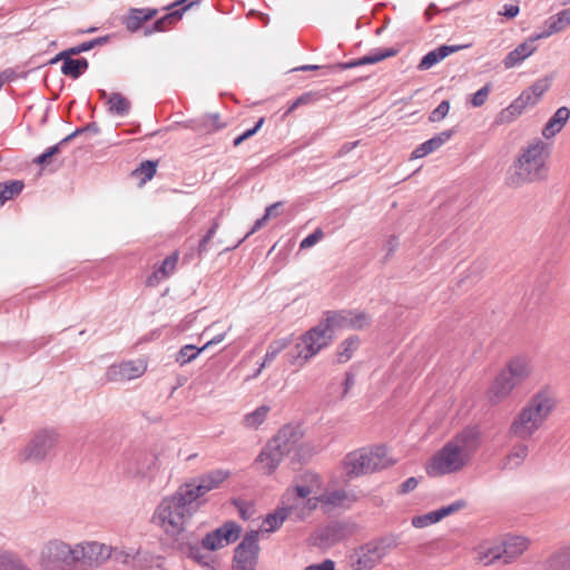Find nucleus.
<instances>
[{
  "label": "nucleus",
  "instance_id": "obj_45",
  "mask_svg": "<svg viewBox=\"0 0 570 570\" xmlns=\"http://www.w3.org/2000/svg\"><path fill=\"white\" fill-rule=\"evenodd\" d=\"M217 531H219V535L222 537L226 546H228L229 543L235 542L239 538L242 529L234 521H228L224 523L220 528H218Z\"/></svg>",
  "mask_w": 570,
  "mask_h": 570
},
{
  "label": "nucleus",
  "instance_id": "obj_13",
  "mask_svg": "<svg viewBox=\"0 0 570 570\" xmlns=\"http://www.w3.org/2000/svg\"><path fill=\"white\" fill-rule=\"evenodd\" d=\"M147 370L142 360L126 361L107 368L106 379L109 382H124L140 377Z\"/></svg>",
  "mask_w": 570,
  "mask_h": 570
},
{
  "label": "nucleus",
  "instance_id": "obj_57",
  "mask_svg": "<svg viewBox=\"0 0 570 570\" xmlns=\"http://www.w3.org/2000/svg\"><path fill=\"white\" fill-rule=\"evenodd\" d=\"M263 124L264 118H261L253 128L247 129L245 132L235 138L234 146H239L243 141L255 135Z\"/></svg>",
  "mask_w": 570,
  "mask_h": 570
},
{
  "label": "nucleus",
  "instance_id": "obj_50",
  "mask_svg": "<svg viewBox=\"0 0 570 570\" xmlns=\"http://www.w3.org/2000/svg\"><path fill=\"white\" fill-rule=\"evenodd\" d=\"M204 348L200 347V348H197L196 346L194 345H185L184 347H181V350L179 351V355L177 357V362L180 364V365H185L189 362H191L193 360H195L198 354L200 352H203Z\"/></svg>",
  "mask_w": 570,
  "mask_h": 570
},
{
  "label": "nucleus",
  "instance_id": "obj_14",
  "mask_svg": "<svg viewBox=\"0 0 570 570\" xmlns=\"http://www.w3.org/2000/svg\"><path fill=\"white\" fill-rule=\"evenodd\" d=\"M501 371L517 387H519L531 377L533 366L529 357L524 355H515L503 365Z\"/></svg>",
  "mask_w": 570,
  "mask_h": 570
},
{
  "label": "nucleus",
  "instance_id": "obj_42",
  "mask_svg": "<svg viewBox=\"0 0 570 570\" xmlns=\"http://www.w3.org/2000/svg\"><path fill=\"white\" fill-rule=\"evenodd\" d=\"M195 2H189L180 10H175L165 17L158 19L154 26V31H165L168 26L176 23L181 19L183 13L188 10Z\"/></svg>",
  "mask_w": 570,
  "mask_h": 570
},
{
  "label": "nucleus",
  "instance_id": "obj_49",
  "mask_svg": "<svg viewBox=\"0 0 570 570\" xmlns=\"http://www.w3.org/2000/svg\"><path fill=\"white\" fill-rule=\"evenodd\" d=\"M0 570H30L20 560L8 553H0Z\"/></svg>",
  "mask_w": 570,
  "mask_h": 570
},
{
  "label": "nucleus",
  "instance_id": "obj_55",
  "mask_svg": "<svg viewBox=\"0 0 570 570\" xmlns=\"http://www.w3.org/2000/svg\"><path fill=\"white\" fill-rule=\"evenodd\" d=\"M491 91V86L487 83L484 87L479 89L471 98V105L473 107H481L488 100L489 94Z\"/></svg>",
  "mask_w": 570,
  "mask_h": 570
},
{
  "label": "nucleus",
  "instance_id": "obj_7",
  "mask_svg": "<svg viewBox=\"0 0 570 570\" xmlns=\"http://www.w3.org/2000/svg\"><path fill=\"white\" fill-rule=\"evenodd\" d=\"M114 548L98 541H86L76 544L77 566L97 568L112 557Z\"/></svg>",
  "mask_w": 570,
  "mask_h": 570
},
{
  "label": "nucleus",
  "instance_id": "obj_24",
  "mask_svg": "<svg viewBox=\"0 0 570 570\" xmlns=\"http://www.w3.org/2000/svg\"><path fill=\"white\" fill-rule=\"evenodd\" d=\"M204 489L205 488L200 484L198 479H196L179 487V489L174 494L180 499L184 504H187V507H195L197 510L198 504L196 501L206 494Z\"/></svg>",
  "mask_w": 570,
  "mask_h": 570
},
{
  "label": "nucleus",
  "instance_id": "obj_48",
  "mask_svg": "<svg viewBox=\"0 0 570 570\" xmlns=\"http://www.w3.org/2000/svg\"><path fill=\"white\" fill-rule=\"evenodd\" d=\"M393 55H394V52L390 51V50L379 51V52H375V53H371V55L364 56V57L357 59L356 61L351 62L350 67L376 63V62H380L383 59H385L387 57H391Z\"/></svg>",
  "mask_w": 570,
  "mask_h": 570
},
{
  "label": "nucleus",
  "instance_id": "obj_10",
  "mask_svg": "<svg viewBox=\"0 0 570 570\" xmlns=\"http://www.w3.org/2000/svg\"><path fill=\"white\" fill-rule=\"evenodd\" d=\"M259 531L248 532L235 549L233 570H256Z\"/></svg>",
  "mask_w": 570,
  "mask_h": 570
},
{
  "label": "nucleus",
  "instance_id": "obj_34",
  "mask_svg": "<svg viewBox=\"0 0 570 570\" xmlns=\"http://www.w3.org/2000/svg\"><path fill=\"white\" fill-rule=\"evenodd\" d=\"M527 110L524 105L517 98L507 108L502 109L495 117L497 125L511 124Z\"/></svg>",
  "mask_w": 570,
  "mask_h": 570
},
{
  "label": "nucleus",
  "instance_id": "obj_31",
  "mask_svg": "<svg viewBox=\"0 0 570 570\" xmlns=\"http://www.w3.org/2000/svg\"><path fill=\"white\" fill-rule=\"evenodd\" d=\"M318 499V507L324 510L343 507L348 502V495L344 490L321 491Z\"/></svg>",
  "mask_w": 570,
  "mask_h": 570
},
{
  "label": "nucleus",
  "instance_id": "obj_62",
  "mask_svg": "<svg viewBox=\"0 0 570 570\" xmlns=\"http://www.w3.org/2000/svg\"><path fill=\"white\" fill-rule=\"evenodd\" d=\"M500 14H503L504 17L512 19L519 13V7L515 4H509L504 7V11H500Z\"/></svg>",
  "mask_w": 570,
  "mask_h": 570
},
{
  "label": "nucleus",
  "instance_id": "obj_58",
  "mask_svg": "<svg viewBox=\"0 0 570 570\" xmlns=\"http://www.w3.org/2000/svg\"><path fill=\"white\" fill-rule=\"evenodd\" d=\"M323 237V232L321 229H316L314 233L305 237L301 243V248H309L315 245Z\"/></svg>",
  "mask_w": 570,
  "mask_h": 570
},
{
  "label": "nucleus",
  "instance_id": "obj_22",
  "mask_svg": "<svg viewBox=\"0 0 570 570\" xmlns=\"http://www.w3.org/2000/svg\"><path fill=\"white\" fill-rule=\"evenodd\" d=\"M501 542L503 563H511L521 557L529 547L524 537H507Z\"/></svg>",
  "mask_w": 570,
  "mask_h": 570
},
{
  "label": "nucleus",
  "instance_id": "obj_37",
  "mask_svg": "<svg viewBox=\"0 0 570 570\" xmlns=\"http://www.w3.org/2000/svg\"><path fill=\"white\" fill-rule=\"evenodd\" d=\"M164 560L161 556H154L149 552L136 551L135 562L132 569L135 570H149L153 568H161L160 562Z\"/></svg>",
  "mask_w": 570,
  "mask_h": 570
},
{
  "label": "nucleus",
  "instance_id": "obj_53",
  "mask_svg": "<svg viewBox=\"0 0 570 570\" xmlns=\"http://www.w3.org/2000/svg\"><path fill=\"white\" fill-rule=\"evenodd\" d=\"M73 136H75V134L66 137L60 144L49 147L46 151H43L41 155H39L33 161L38 165L48 164L50 158L60 151V145L70 140Z\"/></svg>",
  "mask_w": 570,
  "mask_h": 570
},
{
  "label": "nucleus",
  "instance_id": "obj_25",
  "mask_svg": "<svg viewBox=\"0 0 570 570\" xmlns=\"http://www.w3.org/2000/svg\"><path fill=\"white\" fill-rule=\"evenodd\" d=\"M453 135L452 130H445L436 136L432 137L431 139L426 140L425 142L417 146L411 154L410 159H419L428 156L429 154L438 150L441 146H443L445 142H448Z\"/></svg>",
  "mask_w": 570,
  "mask_h": 570
},
{
  "label": "nucleus",
  "instance_id": "obj_18",
  "mask_svg": "<svg viewBox=\"0 0 570 570\" xmlns=\"http://www.w3.org/2000/svg\"><path fill=\"white\" fill-rule=\"evenodd\" d=\"M318 508V499L301 498L297 493L292 491L287 502V520L301 521L312 514Z\"/></svg>",
  "mask_w": 570,
  "mask_h": 570
},
{
  "label": "nucleus",
  "instance_id": "obj_43",
  "mask_svg": "<svg viewBox=\"0 0 570 570\" xmlns=\"http://www.w3.org/2000/svg\"><path fill=\"white\" fill-rule=\"evenodd\" d=\"M282 203H275L266 208L265 215L257 219L253 226V228L246 234L245 237H248L249 235L254 234L258 229H261L263 226H265L272 218H275L281 215L282 212Z\"/></svg>",
  "mask_w": 570,
  "mask_h": 570
},
{
  "label": "nucleus",
  "instance_id": "obj_32",
  "mask_svg": "<svg viewBox=\"0 0 570 570\" xmlns=\"http://www.w3.org/2000/svg\"><path fill=\"white\" fill-rule=\"evenodd\" d=\"M230 476V472L224 469L212 470L198 478L200 484L205 488V493L219 489Z\"/></svg>",
  "mask_w": 570,
  "mask_h": 570
},
{
  "label": "nucleus",
  "instance_id": "obj_20",
  "mask_svg": "<svg viewBox=\"0 0 570 570\" xmlns=\"http://www.w3.org/2000/svg\"><path fill=\"white\" fill-rule=\"evenodd\" d=\"M465 505H466V502L464 500H458L446 507H442L438 510L431 511L423 515L414 517L412 519V525L415 528L429 527L431 524L438 523L445 517H449L453 513L459 512L460 510L464 509Z\"/></svg>",
  "mask_w": 570,
  "mask_h": 570
},
{
  "label": "nucleus",
  "instance_id": "obj_3",
  "mask_svg": "<svg viewBox=\"0 0 570 570\" xmlns=\"http://www.w3.org/2000/svg\"><path fill=\"white\" fill-rule=\"evenodd\" d=\"M549 149L540 140L521 149L517 159L510 166L505 183L508 186L518 188L523 185L544 180L549 174Z\"/></svg>",
  "mask_w": 570,
  "mask_h": 570
},
{
  "label": "nucleus",
  "instance_id": "obj_36",
  "mask_svg": "<svg viewBox=\"0 0 570 570\" xmlns=\"http://www.w3.org/2000/svg\"><path fill=\"white\" fill-rule=\"evenodd\" d=\"M156 13L154 9H131L125 19V24L129 31H136L142 22L151 19Z\"/></svg>",
  "mask_w": 570,
  "mask_h": 570
},
{
  "label": "nucleus",
  "instance_id": "obj_51",
  "mask_svg": "<svg viewBox=\"0 0 570 570\" xmlns=\"http://www.w3.org/2000/svg\"><path fill=\"white\" fill-rule=\"evenodd\" d=\"M202 544L204 548L212 550V551L218 550L226 546V543L219 535V531H217V529L215 531L206 534V537L202 541Z\"/></svg>",
  "mask_w": 570,
  "mask_h": 570
},
{
  "label": "nucleus",
  "instance_id": "obj_16",
  "mask_svg": "<svg viewBox=\"0 0 570 570\" xmlns=\"http://www.w3.org/2000/svg\"><path fill=\"white\" fill-rule=\"evenodd\" d=\"M323 479L320 474L305 471L297 475L293 481V490L301 498H318L321 491L323 490Z\"/></svg>",
  "mask_w": 570,
  "mask_h": 570
},
{
  "label": "nucleus",
  "instance_id": "obj_63",
  "mask_svg": "<svg viewBox=\"0 0 570 570\" xmlns=\"http://www.w3.org/2000/svg\"><path fill=\"white\" fill-rule=\"evenodd\" d=\"M417 487V480L415 478H409L402 485L401 491L403 493L410 492Z\"/></svg>",
  "mask_w": 570,
  "mask_h": 570
},
{
  "label": "nucleus",
  "instance_id": "obj_35",
  "mask_svg": "<svg viewBox=\"0 0 570 570\" xmlns=\"http://www.w3.org/2000/svg\"><path fill=\"white\" fill-rule=\"evenodd\" d=\"M529 454V448L524 443L515 444L511 448L509 453L505 455L503 460L504 469H515L520 466Z\"/></svg>",
  "mask_w": 570,
  "mask_h": 570
},
{
  "label": "nucleus",
  "instance_id": "obj_44",
  "mask_svg": "<svg viewBox=\"0 0 570 570\" xmlns=\"http://www.w3.org/2000/svg\"><path fill=\"white\" fill-rule=\"evenodd\" d=\"M269 407L262 405L244 417V424L249 429H257L267 417Z\"/></svg>",
  "mask_w": 570,
  "mask_h": 570
},
{
  "label": "nucleus",
  "instance_id": "obj_61",
  "mask_svg": "<svg viewBox=\"0 0 570 570\" xmlns=\"http://www.w3.org/2000/svg\"><path fill=\"white\" fill-rule=\"evenodd\" d=\"M102 41H104L102 39H98V40H95V41L85 42L81 46L71 49V52L72 53H80L82 51L90 50L96 43H101Z\"/></svg>",
  "mask_w": 570,
  "mask_h": 570
},
{
  "label": "nucleus",
  "instance_id": "obj_30",
  "mask_svg": "<svg viewBox=\"0 0 570 570\" xmlns=\"http://www.w3.org/2000/svg\"><path fill=\"white\" fill-rule=\"evenodd\" d=\"M549 86L547 79H540L528 89L523 90L518 99L524 105V108L528 109L539 102L543 94L549 89Z\"/></svg>",
  "mask_w": 570,
  "mask_h": 570
},
{
  "label": "nucleus",
  "instance_id": "obj_21",
  "mask_svg": "<svg viewBox=\"0 0 570 570\" xmlns=\"http://www.w3.org/2000/svg\"><path fill=\"white\" fill-rule=\"evenodd\" d=\"M474 552L475 559L484 566L503 561L500 540H484L474 548Z\"/></svg>",
  "mask_w": 570,
  "mask_h": 570
},
{
  "label": "nucleus",
  "instance_id": "obj_15",
  "mask_svg": "<svg viewBox=\"0 0 570 570\" xmlns=\"http://www.w3.org/2000/svg\"><path fill=\"white\" fill-rule=\"evenodd\" d=\"M284 445L285 441L279 434L266 444L257 459L258 464L265 473H272L283 461Z\"/></svg>",
  "mask_w": 570,
  "mask_h": 570
},
{
  "label": "nucleus",
  "instance_id": "obj_6",
  "mask_svg": "<svg viewBox=\"0 0 570 570\" xmlns=\"http://www.w3.org/2000/svg\"><path fill=\"white\" fill-rule=\"evenodd\" d=\"M333 334L322 318L317 325L303 334L291 352V363L302 366L333 341Z\"/></svg>",
  "mask_w": 570,
  "mask_h": 570
},
{
  "label": "nucleus",
  "instance_id": "obj_52",
  "mask_svg": "<svg viewBox=\"0 0 570 570\" xmlns=\"http://www.w3.org/2000/svg\"><path fill=\"white\" fill-rule=\"evenodd\" d=\"M136 552L127 549L114 548L112 557L115 561L128 566L132 569L135 562Z\"/></svg>",
  "mask_w": 570,
  "mask_h": 570
},
{
  "label": "nucleus",
  "instance_id": "obj_12",
  "mask_svg": "<svg viewBox=\"0 0 570 570\" xmlns=\"http://www.w3.org/2000/svg\"><path fill=\"white\" fill-rule=\"evenodd\" d=\"M302 424H296L287 431V456L297 463L305 462L312 458L314 448L304 439Z\"/></svg>",
  "mask_w": 570,
  "mask_h": 570
},
{
  "label": "nucleus",
  "instance_id": "obj_54",
  "mask_svg": "<svg viewBox=\"0 0 570 570\" xmlns=\"http://www.w3.org/2000/svg\"><path fill=\"white\" fill-rule=\"evenodd\" d=\"M233 504L237 508L238 513L243 520L250 519L255 513L253 502L235 499L233 500Z\"/></svg>",
  "mask_w": 570,
  "mask_h": 570
},
{
  "label": "nucleus",
  "instance_id": "obj_28",
  "mask_svg": "<svg viewBox=\"0 0 570 570\" xmlns=\"http://www.w3.org/2000/svg\"><path fill=\"white\" fill-rule=\"evenodd\" d=\"M547 30L535 35V39L548 38L553 33L560 32L570 26V8L560 11L556 16L550 17L544 22Z\"/></svg>",
  "mask_w": 570,
  "mask_h": 570
},
{
  "label": "nucleus",
  "instance_id": "obj_41",
  "mask_svg": "<svg viewBox=\"0 0 570 570\" xmlns=\"http://www.w3.org/2000/svg\"><path fill=\"white\" fill-rule=\"evenodd\" d=\"M285 521V509L278 508L275 512L269 513L263 520L261 531L262 532H273L278 529L283 522Z\"/></svg>",
  "mask_w": 570,
  "mask_h": 570
},
{
  "label": "nucleus",
  "instance_id": "obj_46",
  "mask_svg": "<svg viewBox=\"0 0 570 570\" xmlns=\"http://www.w3.org/2000/svg\"><path fill=\"white\" fill-rule=\"evenodd\" d=\"M550 567L553 570H570V547L554 553L550 559Z\"/></svg>",
  "mask_w": 570,
  "mask_h": 570
},
{
  "label": "nucleus",
  "instance_id": "obj_26",
  "mask_svg": "<svg viewBox=\"0 0 570 570\" xmlns=\"http://www.w3.org/2000/svg\"><path fill=\"white\" fill-rule=\"evenodd\" d=\"M178 259V252H174L168 257H166L161 265L158 268H156L150 276H148L146 284L153 287L158 285L161 281L168 278L170 275H173L176 269Z\"/></svg>",
  "mask_w": 570,
  "mask_h": 570
},
{
  "label": "nucleus",
  "instance_id": "obj_5",
  "mask_svg": "<svg viewBox=\"0 0 570 570\" xmlns=\"http://www.w3.org/2000/svg\"><path fill=\"white\" fill-rule=\"evenodd\" d=\"M395 463L383 445L362 448L348 453L343 462V471L348 476H358L387 469Z\"/></svg>",
  "mask_w": 570,
  "mask_h": 570
},
{
  "label": "nucleus",
  "instance_id": "obj_59",
  "mask_svg": "<svg viewBox=\"0 0 570 570\" xmlns=\"http://www.w3.org/2000/svg\"><path fill=\"white\" fill-rule=\"evenodd\" d=\"M317 100V95L313 92H306L302 95L288 109L287 112L297 108L301 105L312 104Z\"/></svg>",
  "mask_w": 570,
  "mask_h": 570
},
{
  "label": "nucleus",
  "instance_id": "obj_64",
  "mask_svg": "<svg viewBox=\"0 0 570 570\" xmlns=\"http://www.w3.org/2000/svg\"><path fill=\"white\" fill-rule=\"evenodd\" d=\"M225 338V334H219L217 336H215L214 338H212L210 341H208L204 346L203 348L206 350L208 346L213 345V344H218L220 343Z\"/></svg>",
  "mask_w": 570,
  "mask_h": 570
},
{
  "label": "nucleus",
  "instance_id": "obj_40",
  "mask_svg": "<svg viewBox=\"0 0 570 570\" xmlns=\"http://www.w3.org/2000/svg\"><path fill=\"white\" fill-rule=\"evenodd\" d=\"M88 68V62L86 59H65L61 71L63 75L69 76L73 79L78 78L86 69Z\"/></svg>",
  "mask_w": 570,
  "mask_h": 570
},
{
  "label": "nucleus",
  "instance_id": "obj_39",
  "mask_svg": "<svg viewBox=\"0 0 570 570\" xmlns=\"http://www.w3.org/2000/svg\"><path fill=\"white\" fill-rule=\"evenodd\" d=\"M22 180H10L0 184V206H2L6 202L13 199L18 196L23 189Z\"/></svg>",
  "mask_w": 570,
  "mask_h": 570
},
{
  "label": "nucleus",
  "instance_id": "obj_8",
  "mask_svg": "<svg viewBox=\"0 0 570 570\" xmlns=\"http://www.w3.org/2000/svg\"><path fill=\"white\" fill-rule=\"evenodd\" d=\"M323 320L333 335L341 330H363L370 324V316L357 311H327Z\"/></svg>",
  "mask_w": 570,
  "mask_h": 570
},
{
  "label": "nucleus",
  "instance_id": "obj_38",
  "mask_svg": "<svg viewBox=\"0 0 570 570\" xmlns=\"http://www.w3.org/2000/svg\"><path fill=\"white\" fill-rule=\"evenodd\" d=\"M108 110L118 116H125L130 110V101L119 92H112L107 98Z\"/></svg>",
  "mask_w": 570,
  "mask_h": 570
},
{
  "label": "nucleus",
  "instance_id": "obj_33",
  "mask_svg": "<svg viewBox=\"0 0 570 570\" xmlns=\"http://www.w3.org/2000/svg\"><path fill=\"white\" fill-rule=\"evenodd\" d=\"M361 341L358 336H350L342 341L335 352V361L338 364L347 363L358 350Z\"/></svg>",
  "mask_w": 570,
  "mask_h": 570
},
{
  "label": "nucleus",
  "instance_id": "obj_1",
  "mask_svg": "<svg viewBox=\"0 0 570 570\" xmlns=\"http://www.w3.org/2000/svg\"><path fill=\"white\" fill-rule=\"evenodd\" d=\"M480 446V431L476 428H465L426 460L425 473L431 478L460 473L471 464Z\"/></svg>",
  "mask_w": 570,
  "mask_h": 570
},
{
  "label": "nucleus",
  "instance_id": "obj_2",
  "mask_svg": "<svg viewBox=\"0 0 570 570\" xmlns=\"http://www.w3.org/2000/svg\"><path fill=\"white\" fill-rule=\"evenodd\" d=\"M558 406L557 391L551 386L540 387L512 419L509 434L519 440H530L544 426Z\"/></svg>",
  "mask_w": 570,
  "mask_h": 570
},
{
  "label": "nucleus",
  "instance_id": "obj_19",
  "mask_svg": "<svg viewBox=\"0 0 570 570\" xmlns=\"http://www.w3.org/2000/svg\"><path fill=\"white\" fill-rule=\"evenodd\" d=\"M515 389L517 386L500 370L487 390V399L493 405L500 404L510 397Z\"/></svg>",
  "mask_w": 570,
  "mask_h": 570
},
{
  "label": "nucleus",
  "instance_id": "obj_23",
  "mask_svg": "<svg viewBox=\"0 0 570 570\" xmlns=\"http://www.w3.org/2000/svg\"><path fill=\"white\" fill-rule=\"evenodd\" d=\"M535 36L531 37L529 40L519 45L514 50L509 52L503 60V65L507 69H511L521 62H523L528 57H530L535 50L537 47L534 42Z\"/></svg>",
  "mask_w": 570,
  "mask_h": 570
},
{
  "label": "nucleus",
  "instance_id": "obj_9",
  "mask_svg": "<svg viewBox=\"0 0 570 570\" xmlns=\"http://www.w3.org/2000/svg\"><path fill=\"white\" fill-rule=\"evenodd\" d=\"M42 558L50 568L73 569L77 567L76 544L71 547L62 541H51L43 549Z\"/></svg>",
  "mask_w": 570,
  "mask_h": 570
},
{
  "label": "nucleus",
  "instance_id": "obj_11",
  "mask_svg": "<svg viewBox=\"0 0 570 570\" xmlns=\"http://www.w3.org/2000/svg\"><path fill=\"white\" fill-rule=\"evenodd\" d=\"M387 553V546L383 542H370L355 550L350 557L352 570H372Z\"/></svg>",
  "mask_w": 570,
  "mask_h": 570
},
{
  "label": "nucleus",
  "instance_id": "obj_4",
  "mask_svg": "<svg viewBox=\"0 0 570 570\" xmlns=\"http://www.w3.org/2000/svg\"><path fill=\"white\" fill-rule=\"evenodd\" d=\"M195 512V507H187L171 494L158 503L153 513L151 523L168 538L177 539L186 531Z\"/></svg>",
  "mask_w": 570,
  "mask_h": 570
},
{
  "label": "nucleus",
  "instance_id": "obj_17",
  "mask_svg": "<svg viewBox=\"0 0 570 570\" xmlns=\"http://www.w3.org/2000/svg\"><path fill=\"white\" fill-rule=\"evenodd\" d=\"M57 440V434L51 431L37 434L24 451L26 459L36 461L45 459L55 449Z\"/></svg>",
  "mask_w": 570,
  "mask_h": 570
},
{
  "label": "nucleus",
  "instance_id": "obj_27",
  "mask_svg": "<svg viewBox=\"0 0 570 570\" xmlns=\"http://www.w3.org/2000/svg\"><path fill=\"white\" fill-rule=\"evenodd\" d=\"M468 46H441L430 52H428L420 61L417 68L419 70H428L432 68L434 65L441 62L443 59L449 57L450 55L458 52L461 49L466 48Z\"/></svg>",
  "mask_w": 570,
  "mask_h": 570
},
{
  "label": "nucleus",
  "instance_id": "obj_47",
  "mask_svg": "<svg viewBox=\"0 0 570 570\" xmlns=\"http://www.w3.org/2000/svg\"><path fill=\"white\" fill-rule=\"evenodd\" d=\"M157 164L150 160H146L140 164V166L132 171L134 176L141 177V183H146L150 180L156 174Z\"/></svg>",
  "mask_w": 570,
  "mask_h": 570
},
{
  "label": "nucleus",
  "instance_id": "obj_29",
  "mask_svg": "<svg viewBox=\"0 0 570 570\" xmlns=\"http://www.w3.org/2000/svg\"><path fill=\"white\" fill-rule=\"evenodd\" d=\"M570 118V110L568 107H560L548 120L542 129V136L547 139L554 137L562 130Z\"/></svg>",
  "mask_w": 570,
  "mask_h": 570
},
{
  "label": "nucleus",
  "instance_id": "obj_60",
  "mask_svg": "<svg viewBox=\"0 0 570 570\" xmlns=\"http://www.w3.org/2000/svg\"><path fill=\"white\" fill-rule=\"evenodd\" d=\"M305 570H335V563L333 560H324L321 563L309 564Z\"/></svg>",
  "mask_w": 570,
  "mask_h": 570
},
{
  "label": "nucleus",
  "instance_id": "obj_56",
  "mask_svg": "<svg viewBox=\"0 0 570 570\" xmlns=\"http://www.w3.org/2000/svg\"><path fill=\"white\" fill-rule=\"evenodd\" d=\"M450 110V104L446 100H443L430 115L429 119L432 122L440 121L444 119Z\"/></svg>",
  "mask_w": 570,
  "mask_h": 570
}]
</instances>
